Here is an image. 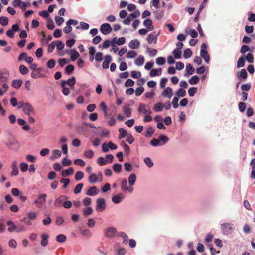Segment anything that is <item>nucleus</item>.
<instances>
[{
	"label": "nucleus",
	"instance_id": "obj_1",
	"mask_svg": "<svg viewBox=\"0 0 255 255\" xmlns=\"http://www.w3.org/2000/svg\"><path fill=\"white\" fill-rule=\"evenodd\" d=\"M5 145L9 149L15 151L17 150L20 147L19 143L16 139L12 136L9 137L8 141L5 143Z\"/></svg>",
	"mask_w": 255,
	"mask_h": 255
},
{
	"label": "nucleus",
	"instance_id": "obj_2",
	"mask_svg": "<svg viewBox=\"0 0 255 255\" xmlns=\"http://www.w3.org/2000/svg\"><path fill=\"white\" fill-rule=\"evenodd\" d=\"M222 233L224 235L231 234L234 230V227L233 224L225 223L221 224Z\"/></svg>",
	"mask_w": 255,
	"mask_h": 255
},
{
	"label": "nucleus",
	"instance_id": "obj_3",
	"mask_svg": "<svg viewBox=\"0 0 255 255\" xmlns=\"http://www.w3.org/2000/svg\"><path fill=\"white\" fill-rule=\"evenodd\" d=\"M207 46L205 43H203L201 46L200 56L205 61L208 63L210 61V56L207 51Z\"/></svg>",
	"mask_w": 255,
	"mask_h": 255
},
{
	"label": "nucleus",
	"instance_id": "obj_4",
	"mask_svg": "<svg viewBox=\"0 0 255 255\" xmlns=\"http://www.w3.org/2000/svg\"><path fill=\"white\" fill-rule=\"evenodd\" d=\"M105 200L102 198H98L96 200V210L98 212H102L105 209Z\"/></svg>",
	"mask_w": 255,
	"mask_h": 255
},
{
	"label": "nucleus",
	"instance_id": "obj_5",
	"mask_svg": "<svg viewBox=\"0 0 255 255\" xmlns=\"http://www.w3.org/2000/svg\"><path fill=\"white\" fill-rule=\"evenodd\" d=\"M9 77V71L6 69L0 70V81L5 83L8 81Z\"/></svg>",
	"mask_w": 255,
	"mask_h": 255
},
{
	"label": "nucleus",
	"instance_id": "obj_6",
	"mask_svg": "<svg viewBox=\"0 0 255 255\" xmlns=\"http://www.w3.org/2000/svg\"><path fill=\"white\" fill-rule=\"evenodd\" d=\"M138 111L140 113H143L144 114H151V111L150 110V107L144 104H140L138 108Z\"/></svg>",
	"mask_w": 255,
	"mask_h": 255
},
{
	"label": "nucleus",
	"instance_id": "obj_7",
	"mask_svg": "<svg viewBox=\"0 0 255 255\" xmlns=\"http://www.w3.org/2000/svg\"><path fill=\"white\" fill-rule=\"evenodd\" d=\"M68 199V197L66 195H61L56 199L54 201V205L56 207H61L63 206V203L65 200Z\"/></svg>",
	"mask_w": 255,
	"mask_h": 255
},
{
	"label": "nucleus",
	"instance_id": "obj_8",
	"mask_svg": "<svg viewBox=\"0 0 255 255\" xmlns=\"http://www.w3.org/2000/svg\"><path fill=\"white\" fill-rule=\"evenodd\" d=\"M112 28L109 23H104L100 26V31L104 35H107L111 32Z\"/></svg>",
	"mask_w": 255,
	"mask_h": 255
},
{
	"label": "nucleus",
	"instance_id": "obj_9",
	"mask_svg": "<svg viewBox=\"0 0 255 255\" xmlns=\"http://www.w3.org/2000/svg\"><path fill=\"white\" fill-rule=\"evenodd\" d=\"M46 197V194H42L38 196L37 199L34 201V203L37 204L39 207H41L45 203Z\"/></svg>",
	"mask_w": 255,
	"mask_h": 255
},
{
	"label": "nucleus",
	"instance_id": "obj_10",
	"mask_svg": "<svg viewBox=\"0 0 255 255\" xmlns=\"http://www.w3.org/2000/svg\"><path fill=\"white\" fill-rule=\"evenodd\" d=\"M22 110L24 113L27 115H30L31 114H33L34 113V109L32 106L27 102L25 103Z\"/></svg>",
	"mask_w": 255,
	"mask_h": 255
},
{
	"label": "nucleus",
	"instance_id": "obj_11",
	"mask_svg": "<svg viewBox=\"0 0 255 255\" xmlns=\"http://www.w3.org/2000/svg\"><path fill=\"white\" fill-rule=\"evenodd\" d=\"M116 233V229L114 227H109L107 229L105 233V236L106 237L113 238L115 237Z\"/></svg>",
	"mask_w": 255,
	"mask_h": 255
},
{
	"label": "nucleus",
	"instance_id": "obj_12",
	"mask_svg": "<svg viewBox=\"0 0 255 255\" xmlns=\"http://www.w3.org/2000/svg\"><path fill=\"white\" fill-rule=\"evenodd\" d=\"M76 83V80L75 77L72 76L71 78L68 79L67 81L63 80L61 81V87L65 86L66 84H68L71 87H73Z\"/></svg>",
	"mask_w": 255,
	"mask_h": 255
},
{
	"label": "nucleus",
	"instance_id": "obj_13",
	"mask_svg": "<svg viewBox=\"0 0 255 255\" xmlns=\"http://www.w3.org/2000/svg\"><path fill=\"white\" fill-rule=\"evenodd\" d=\"M112 61V57L110 55H106L104 57V61L102 64V67L104 69L109 68V64Z\"/></svg>",
	"mask_w": 255,
	"mask_h": 255
},
{
	"label": "nucleus",
	"instance_id": "obj_14",
	"mask_svg": "<svg viewBox=\"0 0 255 255\" xmlns=\"http://www.w3.org/2000/svg\"><path fill=\"white\" fill-rule=\"evenodd\" d=\"M12 171L10 173L11 176H17L19 173L16 161H13L11 165Z\"/></svg>",
	"mask_w": 255,
	"mask_h": 255
},
{
	"label": "nucleus",
	"instance_id": "obj_15",
	"mask_svg": "<svg viewBox=\"0 0 255 255\" xmlns=\"http://www.w3.org/2000/svg\"><path fill=\"white\" fill-rule=\"evenodd\" d=\"M143 25L147 27L148 31H152L154 30V26L152 24V21L150 19H146L143 22Z\"/></svg>",
	"mask_w": 255,
	"mask_h": 255
},
{
	"label": "nucleus",
	"instance_id": "obj_16",
	"mask_svg": "<svg viewBox=\"0 0 255 255\" xmlns=\"http://www.w3.org/2000/svg\"><path fill=\"white\" fill-rule=\"evenodd\" d=\"M31 76L32 78L37 79L39 78H44L46 77V75L42 73H40L39 71H37L35 69V71H32L31 73Z\"/></svg>",
	"mask_w": 255,
	"mask_h": 255
},
{
	"label": "nucleus",
	"instance_id": "obj_17",
	"mask_svg": "<svg viewBox=\"0 0 255 255\" xmlns=\"http://www.w3.org/2000/svg\"><path fill=\"white\" fill-rule=\"evenodd\" d=\"M173 94L172 89L170 87H167L162 92V96L171 98Z\"/></svg>",
	"mask_w": 255,
	"mask_h": 255
},
{
	"label": "nucleus",
	"instance_id": "obj_18",
	"mask_svg": "<svg viewBox=\"0 0 255 255\" xmlns=\"http://www.w3.org/2000/svg\"><path fill=\"white\" fill-rule=\"evenodd\" d=\"M69 55L72 61H75L80 56L79 53L75 49L70 50Z\"/></svg>",
	"mask_w": 255,
	"mask_h": 255
},
{
	"label": "nucleus",
	"instance_id": "obj_19",
	"mask_svg": "<svg viewBox=\"0 0 255 255\" xmlns=\"http://www.w3.org/2000/svg\"><path fill=\"white\" fill-rule=\"evenodd\" d=\"M139 46L140 42L137 39L132 40L129 43V47L132 49H137Z\"/></svg>",
	"mask_w": 255,
	"mask_h": 255
},
{
	"label": "nucleus",
	"instance_id": "obj_20",
	"mask_svg": "<svg viewBox=\"0 0 255 255\" xmlns=\"http://www.w3.org/2000/svg\"><path fill=\"white\" fill-rule=\"evenodd\" d=\"M162 73V69L161 68L158 69H152L149 73L150 77H153L157 75H160Z\"/></svg>",
	"mask_w": 255,
	"mask_h": 255
},
{
	"label": "nucleus",
	"instance_id": "obj_21",
	"mask_svg": "<svg viewBox=\"0 0 255 255\" xmlns=\"http://www.w3.org/2000/svg\"><path fill=\"white\" fill-rule=\"evenodd\" d=\"M157 39V35H156L155 34H150L148 35L147 37V40L149 44H151L153 42L154 43H156Z\"/></svg>",
	"mask_w": 255,
	"mask_h": 255
},
{
	"label": "nucleus",
	"instance_id": "obj_22",
	"mask_svg": "<svg viewBox=\"0 0 255 255\" xmlns=\"http://www.w3.org/2000/svg\"><path fill=\"white\" fill-rule=\"evenodd\" d=\"M74 173V169L72 167H70L68 169L64 170L61 172V175L63 177H67L70 175L73 174Z\"/></svg>",
	"mask_w": 255,
	"mask_h": 255
},
{
	"label": "nucleus",
	"instance_id": "obj_23",
	"mask_svg": "<svg viewBox=\"0 0 255 255\" xmlns=\"http://www.w3.org/2000/svg\"><path fill=\"white\" fill-rule=\"evenodd\" d=\"M49 236L46 234H42L41 235L42 240L41 241V245L43 247H45L48 243V239Z\"/></svg>",
	"mask_w": 255,
	"mask_h": 255
},
{
	"label": "nucleus",
	"instance_id": "obj_24",
	"mask_svg": "<svg viewBox=\"0 0 255 255\" xmlns=\"http://www.w3.org/2000/svg\"><path fill=\"white\" fill-rule=\"evenodd\" d=\"M123 198V194H118L114 196L112 198V201L116 204L119 203Z\"/></svg>",
	"mask_w": 255,
	"mask_h": 255
},
{
	"label": "nucleus",
	"instance_id": "obj_25",
	"mask_svg": "<svg viewBox=\"0 0 255 255\" xmlns=\"http://www.w3.org/2000/svg\"><path fill=\"white\" fill-rule=\"evenodd\" d=\"M250 165L252 166L251 177L252 179H255V158H254L251 160Z\"/></svg>",
	"mask_w": 255,
	"mask_h": 255
},
{
	"label": "nucleus",
	"instance_id": "obj_26",
	"mask_svg": "<svg viewBox=\"0 0 255 255\" xmlns=\"http://www.w3.org/2000/svg\"><path fill=\"white\" fill-rule=\"evenodd\" d=\"M23 81L21 79H15L12 81V86L16 89L19 88L22 84Z\"/></svg>",
	"mask_w": 255,
	"mask_h": 255
},
{
	"label": "nucleus",
	"instance_id": "obj_27",
	"mask_svg": "<svg viewBox=\"0 0 255 255\" xmlns=\"http://www.w3.org/2000/svg\"><path fill=\"white\" fill-rule=\"evenodd\" d=\"M97 194V189L96 186H93L89 188L86 192V194L89 196H94Z\"/></svg>",
	"mask_w": 255,
	"mask_h": 255
},
{
	"label": "nucleus",
	"instance_id": "obj_28",
	"mask_svg": "<svg viewBox=\"0 0 255 255\" xmlns=\"http://www.w3.org/2000/svg\"><path fill=\"white\" fill-rule=\"evenodd\" d=\"M237 76L238 78H241L242 79H245L247 77L248 74L245 69H242L240 72H237Z\"/></svg>",
	"mask_w": 255,
	"mask_h": 255
},
{
	"label": "nucleus",
	"instance_id": "obj_29",
	"mask_svg": "<svg viewBox=\"0 0 255 255\" xmlns=\"http://www.w3.org/2000/svg\"><path fill=\"white\" fill-rule=\"evenodd\" d=\"M118 236L123 239V242L124 244H127L128 243V237L126 233L123 232H120L118 233Z\"/></svg>",
	"mask_w": 255,
	"mask_h": 255
},
{
	"label": "nucleus",
	"instance_id": "obj_30",
	"mask_svg": "<svg viewBox=\"0 0 255 255\" xmlns=\"http://www.w3.org/2000/svg\"><path fill=\"white\" fill-rule=\"evenodd\" d=\"M74 66L73 65L69 64L67 65L65 69V73L68 75H71L74 71Z\"/></svg>",
	"mask_w": 255,
	"mask_h": 255
},
{
	"label": "nucleus",
	"instance_id": "obj_31",
	"mask_svg": "<svg viewBox=\"0 0 255 255\" xmlns=\"http://www.w3.org/2000/svg\"><path fill=\"white\" fill-rule=\"evenodd\" d=\"M7 225L9 226L8 228V231L9 232H12L14 231H15L16 226L15 225L13 222H12V221H8L7 222Z\"/></svg>",
	"mask_w": 255,
	"mask_h": 255
},
{
	"label": "nucleus",
	"instance_id": "obj_32",
	"mask_svg": "<svg viewBox=\"0 0 255 255\" xmlns=\"http://www.w3.org/2000/svg\"><path fill=\"white\" fill-rule=\"evenodd\" d=\"M119 136L118 137V138L119 139H121V138H123L124 137H125L126 136H127L128 134V132L125 130L124 128H120L119 129Z\"/></svg>",
	"mask_w": 255,
	"mask_h": 255
},
{
	"label": "nucleus",
	"instance_id": "obj_33",
	"mask_svg": "<svg viewBox=\"0 0 255 255\" xmlns=\"http://www.w3.org/2000/svg\"><path fill=\"white\" fill-rule=\"evenodd\" d=\"M121 188L123 192L127 191L128 189L127 181L126 179H123L121 183Z\"/></svg>",
	"mask_w": 255,
	"mask_h": 255
},
{
	"label": "nucleus",
	"instance_id": "obj_34",
	"mask_svg": "<svg viewBox=\"0 0 255 255\" xmlns=\"http://www.w3.org/2000/svg\"><path fill=\"white\" fill-rule=\"evenodd\" d=\"M144 62V58L142 56H140L135 60V64L137 66H141Z\"/></svg>",
	"mask_w": 255,
	"mask_h": 255
},
{
	"label": "nucleus",
	"instance_id": "obj_35",
	"mask_svg": "<svg viewBox=\"0 0 255 255\" xmlns=\"http://www.w3.org/2000/svg\"><path fill=\"white\" fill-rule=\"evenodd\" d=\"M164 107L163 105L161 102L157 103L154 106V110L156 112L161 111Z\"/></svg>",
	"mask_w": 255,
	"mask_h": 255
},
{
	"label": "nucleus",
	"instance_id": "obj_36",
	"mask_svg": "<svg viewBox=\"0 0 255 255\" xmlns=\"http://www.w3.org/2000/svg\"><path fill=\"white\" fill-rule=\"evenodd\" d=\"M199 81V78L197 76H192L189 80V82L191 85L197 84Z\"/></svg>",
	"mask_w": 255,
	"mask_h": 255
},
{
	"label": "nucleus",
	"instance_id": "obj_37",
	"mask_svg": "<svg viewBox=\"0 0 255 255\" xmlns=\"http://www.w3.org/2000/svg\"><path fill=\"white\" fill-rule=\"evenodd\" d=\"M192 55V52L189 48L186 49L183 53V56L185 58H189L191 57Z\"/></svg>",
	"mask_w": 255,
	"mask_h": 255
},
{
	"label": "nucleus",
	"instance_id": "obj_38",
	"mask_svg": "<svg viewBox=\"0 0 255 255\" xmlns=\"http://www.w3.org/2000/svg\"><path fill=\"white\" fill-rule=\"evenodd\" d=\"M123 111L127 117H129L131 116V110L128 106L124 107Z\"/></svg>",
	"mask_w": 255,
	"mask_h": 255
},
{
	"label": "nucleus",
	"instance_id": "obj_39",
	"mask_svg": "<svg viewBox=\"0 0 255 255\" xmlns=\"http://www.w3.org/2000/svg\"><path fill=\"white\" fill-rule=\"evenodd\" d=\"M186 71L189 75H192L195 72V69L193 67L192 65L190 64H188L186 65Z\"/></svg>",
	"mask_w": 255,
	"mask_h": 255
},
{
	"label": "nucleus",
	"instance_id": "obj_40",
	"mask_svg": "<svg viewBox=\"0 0 255 255\" xmlns=\"http://www.w3.org/2000/svg\"><path fill=\"white\" fill-rule=\"evenodd\" d=\"M28 69L24 65H22L19 67V72L22 75L26 74L28 73Z\"/></svg>",
	"mask_w": 255,
	"mask_h": 255
},
{
	"label": "nucleus",
	"instance_id": "obj_41",
	"mask_svg": "<svg viewBox=\"0 0 255 255\" xmlns=\"http://www.w3.org/2000/svg\"><path fill=\"white\" fill-rule=\"evenodd\" d=\"M136 181V175L134 174H131L128 178V182L130 185L134 184Z\"/></svg>",
	"mask_w": 255,
	"mask_h": 255
},
{
	"label": "nucleus",
	"instance_id": "obj_42",
	"mask_svg": "<svg viewBox=\"0 0 255 255\" xmlns=\"http://www.w3.org/2000/svg\"><path fill=\"white\" fill-rule=\"evenodd\" d=\"M55 45L56 44V48L59 50H61L64 48V44L61 41H55Z\"/></svg>",
	"mask_w": 255,
	"mask_h": 255
},
{
	"label": "nucleus",
	"instance_id": "obj_43",
	"mask_svg": "<svg viewBox=\"0 0 255 255\" xmlns=\"http://www.w3.org/2000/svg\"><path fill=\"white\" fill-rule=\"evenodd\" d=\"M66 240V237L63 234H59L56 237V241L58 242L63 243Z\"/></svg>",
	"mask_w": 255,
	"mask_h": 255
},
{
	"label": "nucleus",
	"instance_id": "obj_44",
	"mask_svg": "<svg viewBox=\"0 0 255 255\" xmlns=\"http://www.w3.org/2000/svg\"><path fill=\"white\" fill-rule=\"evenodd\" d=\"M83 187V183H79L75 187L74 189V193L75 194H78L80 193L81 191L82 187Z\"/></svg>",
	"mask_w": 255,
	"mask_h": 255
},
{
	"label": "nucleus",
	"instance_id": "obj_45",
	"mask_svg": "<svg viewBox=\"0 0 255 255\" xmlns=\"http://www.w3.org/2000/svg\"><path fill=\"white\" fill-rule=\"evenodd\" d=\"M173 54L176 59H180L181 57V51L175 49L173 51Z\"/></svg>",
	"mask_w": 255,
	"mask_h": 255
},
{
	"label": "nucleus",
	"instance_id": "obj_46",
	"mask_svg": "<svg viewBox=\"0 0 255 255\" xmlns=\"http://www.w3.org/2000/svg\"><path fill=\"white\" fill-rule=\"evenodd\" d=\"M84 177V173L82 171H78L76 173L75 175V179L76 181H79L83 179Z\"/></svg>",
	"mask_w": 255,
	"mask_h": 255
},
{
	"label": "nucleus",
	"instance_id": "obj_47",
	"mask_svg": "<svg viewBox=\"0 0 255 255\" xmlns=\"http://www.w3.org/2000/svg\"><path fill=\"white\" fill-rule=\"evenodd\" d=\"M0 23L3 26H6L8 24V19L4 16H1L0 17Z\"/></svg>",
	"mask_w": 255,
	"mask_h": 255
},
{
	"label": "nucleus",
	"instance_id": "obj_48",
	"mask_svg": "<svg viewBox=\"0 0 255 255\" xmlns=\"http://www.w3.org/2000/svg\"><path fill=\"white\" fill-rule=\"evenodd\" d=\"M55 20L56 23L58 26H60L64 21V19L63 18L58 16H55Z\"/></svg>",
	"mask_w": 255,
	"mask_h": 255
},
{
	"label": "nucleus",
	"instance_id": "obj_49",
	"mask_svg": "<svg viewBox=\"0 0 255 255\" xmlns=\"http://www.w3.org/2000/svg\"><path fill=\"white\" fill-rule=\"evenodd\" d=\"M113 169L115 172L120 173L122 170V166L120 164L116 163L113 165Z\"/></svg>",
	"mask_w": 255,
	"mask_h": 255
},
{
	"label": "nucleus",
	"instance_id": "obj_50",
	"mask_svg": "<svg viewBox=\"0 0 255 255\" xmlns=\"http://www.w3.org/2000/svg\"><path fill=\"white\" fill-rule=\"evenodd\" d=\"M251 88V85L249 83L244 84L242 85L241 87V89L242 91H248L250 90Z\"/></svg>",
	"mask_w": 255,
	"mask_h": 255
},
{
	"label": "nucleus",
	"instance_id": "obj_51",
	"mask_svg": "<svg viewBox=\"0 0 255 255\" xmlns=\"http://www.w3.org/2000/svg\"><path fill=\"white\" fill-rule=\"evenodd\" d=\"M55 66V61L53 59L49 60L47 63V66L49 68H53Z\"/></svg>",
	"mask_w": 255,
	"mask_h": 255
},
{
	"label": "nucleus",
	"instance_id": "obj_52",
	"mask_svg": "<svg viewBox=\"0 0 255 255\" xmlns=\"http://www.w3.org/2000/svg\"><path fill=\"white\" fill-rule=\"evenodd\" d=\"M93 209L90 207H88L84 209L83 214L85 216H88L91 214L93 213Z\"/></svg>",
	"mask_w": 255,
	"mask_h": 255
},
{
	"label": "nucleus",
	"instance_id": "obj_53",
	"mask_svg": "<svg viewBox=\"0 0 255 255\" xmlns=\"http://www.w3.org/2000/svg\"><path fill=\"white\" fill-rule=\"evenodd\" d=\"M156 62L158 65H162L165 63V59L162 57H158L156 59Z\"/></svg>",
	"mask_w": 255,
	"mask_h": 255
},
{
	"label": "nucleus",
	"instance_id": "obj_54",
	"mask_svg": "<svg viewBox=\"0 0 255 255\" xmlns=\"http://www.w3.org/2000/svg\"><path fill=\"white\" fill-rule=\"evenodd\" d=\"M108 162L105 159L102 157H100L97 159V163L100 166H103L106 164Z\"/></svg>",
	"mask_w": 255,
	"mask_h": 255
},
{
	"label": "nucleus",
	"instance_id": "obj_55",
	"mask_svg": "<svg viewBox=\"0 0 255 255\" xmlns=\"http://www.w3.org/2000/svg\"><path fill=\"white\" fill-rule=\"evenodd\" d=\"M137 55V53L134 51H129L127 54V57L128 58H134Z\"/></svg>",
	"mask_w": 255,
	"mask_h": 255
},
{
	"label": "nucleus",
	"instance_id": "obj_56",
	"mask_svg": "<svg viewBox=\"0 0 255 255\" xmlns=\"http://www.w3.org/2000/svg\"><path fill=\"white\" fill-rule=\"evenodd\" d=\"M47 28L49 30H52L54 28L53 21L52 19H48L47 22Z\"/></svg>",
	"mask_w": 255,
	"mask_h": 255
},
{
	"label": "nucleus",
	"instance_id": "obj_57",
	"mask_svg": "<svg viewBox=\"0 0 255 255\" xmlns=\"http://www.w3.org/2000/svg\"><path fill=\"white\" fill-rule=\"evenodd\" d=\"M245 61L243 57H240L237 61V67L241 68L244 66Z\"/></svg>",
	"mask_w": 255,
	"mask_h": 255
},
{
	"label": "nucleus",
	"instance_id": "obj_58",
	"mask_svg": "<svg viewBox=\"0 0 255 255\" xmlns=\"http://www.w3.org/2000/svg\"><path fill=\"white\" fill-rule=\"evenodd\" d=\"M97 181V177L95 174H92L89 177V181L91 183H94Z\"/></svg>",
	"mask_w": 255,
	"mask_h": 255
},
{
	"label": "nucleus",
	"instance_id": "obj_59",
	"mask_svg": "<svg viewBox=\"0 0 255 255\" xmlns=\"http://www.w3.org/2000/svg\"><path fill=\"white\" fill-rule=\"evenodd\" d=\"M245 59L250 63H252L254 62V56L251 53H249L247 55Z\"/></svg>",
	"mask_w": 255,
	"mask_h": 255
},
{
	"label": "nucleus",
	"instance_id": "obj_60",
	"mask_svg": "<svg viewBox=\"0 0 255 255\" xmlns=\"http://www.w3.org/2000/svg\"><path fill=\"white\" fill-rule=\"evenodd\" d=\"M176 95L178 96L184 97L186 95V91L182 88H180L176 92Z\"/></svg>",
	"mask_w": 255,
	"mask_h": 255
},
{
	"label": "nucleus",
	"instance_id": "obj_61",
	"mask_svg": "<svg viewBox=\"0 0 255 255\" xmlns=\"http://www.w3.org/2000/svg\"><path fill=\"white\" fill-rule=\"evenodd\" d=\"M74 163L76 165H79L81 167H83L85 165V162L80 159H75L74 161Z\"/></svg>",
	"mask_w": 255,
	"mask_h": 255
},
{
	"label": "nucleus",
	"instance_id": "obj_62",
	"mask_svg": "<svg viewBox=\"0 0 255 255\" xmlns=\"http://www.w3.org/2000/svg\"><path fill=\"white\" fill-rule=\"evenodd\" d=\"M154 133V129L151 128V127H149L147 129V131H146V134L145 135V136L146 137H150L152 134H153V133Z\"/></svg>",
	"mask_w": 255,
	"mask_h": 255
},
{
	"label": "nucleus",
	"instance_id": "obj_63",
	"mask_svg": "<svg viewBox=\"0 0 255 255\" xmlns=\"http://www.w3.org/2000/svg\"><path fill=\"white\" fill-rule=\"evenodd\" d=\"M144 161L145 163L146 164V165L148 167H151L153 165V163H152V162L151 161V160L149 157L145 158L144 159Z\"/></svg>",
	"mask_w": 255,
	"mask_h": 255
},
{
	"label": "nucleus",
	"instance_id": "obj_64",
	"mask_svg": "<svg viewBox=\"0 0 255 255\" xmlns=\"http://www.w3.org/2000/svg\"><path fill=\"white\" fill-rule=\"evenodd\" d=\"M141 76V74L139 71H132L131 72V76L132 78L137 79Z\"/></svg>",
	"mask_w": 255,
	"mask_h": 255
}]
</instances>
